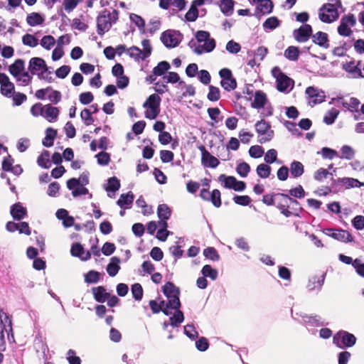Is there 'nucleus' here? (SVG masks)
<instances>
[{"instance_id": "obj_1", "label": "nucleus", "mask_w": 364, "mask_h": 364, "mask_svg": "<svg viewBox=\"0 0 364 364\" xmlns=\"http://www.w3.org/2000/svg\"><path fill=\"white\" fill-rule=\"evenodd\" d=\"M195 39H191L188 46L194 53L201 55L204 53L213 51L216 46L214 38H210V34L206 31H198L195 34Z\"/></svg>"}, {"instance_id": "obj_2", "label": "nucleus", "mask_w": 364, "mask_h": 364, "mask_svg": "<svg viewBox=\"0 0 364 364\" xmlns=\"http://www.w3.org/2000/svg\"><path fill=\"white\" fill-rule=\"evenodd\" d=\"M119 18V11L113 9L112 11L104 9L97 17V32L100 36H103L108 32L112 26L114 24Z\"/></svg>"}, {"instance_id": "obj_3", "label": "nucleus", "mask_w": 364, "mask_h": 364, "mask_svg": "<svg viewBox=\"0 0 364 364\" xmlns=\"http://www.w3.org/2000/svg\"><path fill=\"white\" fill-rule=\"evenodd\" d=\"M342 6L340 0H336V3H328L323 4L319 9V19L327 23H330L338 18L339 14L338 9Z\"/></svg>"}, {"instance_id": "obj_4", "label": "nucleus", "mask_w": 364, "mask_h": 364, "mask_svg": "<svg viewBox=\"0 0 364 364\" xmlns=\"http://www.w3.org/2000/svg\"><path fill=\"white\" fill-rule=\"evenodd\" d=\"M272 75L276 79L277 88L279 92L289 93L294 87V80L285 75L281 69L275 66L272 70Z\"/></svg>"}, {"instance_id": "obj_5", "label": "nucleus", "mask_w": 364, "mask_h": 364, "mask_svg": "<svg viewBox=\"0 0 364 364\" xmlns=\"http://www.w3.org/2000/svg\"><path fill=\"white\" fill-rule=\"evenodd\" d=\"M161 99L158 94L151 95L143 104V107L146 108L145 117L149 119H156L160 112V104Z\"/></svg>"}, {"instance_id": "obj_6", "label": "nucleus", "mask_w": 364, "mask_h": 364, "mask_svg": "<svg viewBox=\"0 0 364 364\" xmlns=\"http://www.w3.org/2000/svg\"><path fill=\"white\" fill-rule=\"evenodd\" d=\"M0 350H4L6 346L4 332L6 333L9 339L10 333L12 338L13 334L11 319L2 309H0Z\"/></svg>"}, {"instance_id": "obj_7", "label": "nucleus", "mask_w": 364, "mask_h": 364, "mask_svg": "<svg viewBox=\"0 0 364 364\" xmlns=\"http://www.w3.org/2000/svg\"><path fill=\"white\" fill-rule=\"evenodd\" d=\"M355 342V336L345 331H338L333 338V343L341 349L352 347Z\"/></svg>"}, {"instance_id": "obj_8", "label": "nucleus", "mask_w": 364, "mask_h": 364, "mask_svg": "<svg viewBox=\"0 0 364 364\" xmlns=\"http://www.w3.org/2000/svg\"><path fill=\"white\" fill-rule=\"evenodd\" d=\"M255 129L257 133L261 136L259 139L261 144L269 141L274 136V131L271 129L269 123L264 119L258 121L255 124Z\"/></svg>"}, {"instance_id": "obj_9", "label": "nucleus", "mask_w": 364, "mask_h": 364, "mask_svg": "<svg viewBox=\"0 0 364 364\" xmlns=\"http://www.w3.org/2000/svg\"><path fill=\"white\" fill-rule=\"evenodd\" d=\"M161 41L166 47L175 48L181 41V33L178 31H164L161 36Z\"/></svg>"}, {"instance_id": "obj_10", "label": "nucleus", "mask_w": 364, "mask_h": 364, "mask_svg": "<svg viewBox=\"0 0 364 364\" xmlns=\"http://www.w3.org/2000/svg\"><path fill=\"white\" fill-rule=\"evenodd\" d=\"M323 232L326 235L343 242H352L353 240L351 234L348 231L343 229L333 230L331 228H326L323 230Z\"/></svg>"}, {"instance_id": "obj_11", "label": "nucleus", "mask_w": 364, "mask_h": 364, "mask_svg": "<svg viewBox=\"0 0 364 364\" xmlns=\"http://www.w3.org/2000/svg\"><path fill=\"white\" fill-rule=\"evenodd\" d=\"M28 70L31 75H36L38 72L39 75H43L44 73L48 72V67L43 59L41 58L34 57L32 58L29 61Z\"/></svg>"}, {"instance_id": "obj_12", "label": "nucleus", "mask_w": 364, "mask_h": 364, "mask_svg": "<svg viewBox=\"0 0 364 364\" xmlns=\"http://www.w3.org/2000/svg\"><path fill=\"white\" fill-rule=\"evenodd\" d=\"M198 149L201 152V163L205 167L215 168L219 165L220 161L218 159L211 155L204 146H199Z\"/></svg>"}, {"instance_id": "obj_13", "label": "nucleus", "mask_w": 364, "mask_h": 364, "mask_svg": "<svg viewBox=\"0 0 364 364\" xmlns=\"http://www.w3.org/2000/svg\"><path fill=\"white\" fill-rule=\"evenodd\" d=\"M293 35L296 41L299 43L306 42L312 36V28L309 24H304L293 31Z\"/></svg>"}, {"instance_id": "obj_14", "label": "nucleus", "mask_w": 364, "mask_h": 364, "mask_svg": "<svg viewBox=\"0 0 364 364\" xmlns=\"http://www.w3.org/2000/svg\"><path fill=\"white\" fill-rule=\"evenodd\" d=\"M306 94L309 98V104L313 107L316 104L321 103L324 101L325 95L323 92L319 91L314 87H309L306 90Z\"/></svg>"}, {"instance_id": "obj_15", "label": "nucleus", "mask_w": 364, "mask_h": 364, "mask_svg": "<svg viewBox=\"0 0 364 364\" xmlns=\"http://www.w3.org/2000/svg\"><path fill=\"white\" fill-rule=\"evenodd\" d=\"M325 274L314 276L309 279L306 288L309 291L319 292L323 285Z\"/></svg>"}, {"instance_id": "obj_16", "label": "nucleus", "mask_w": 364, "mask_h": 364, "mask_svg": "<svg viewBox=\"0 0 364 364\" xmlns=\"http://www.w3.org/2000/svg\"><path fill=\"white\" fill-rule=\"evenodd\" d=\"M299 316L301 318V321L299 322L302 324L309 325L310 326H322L325 325L319 316L307 315L305 314H300Z\"/></svg>"}, {"instance_id": "obj_17", "label": "nucleus", "mask_w": 364, "mask_h": 364, "mask_svg": "<svg viewBox=\"0 0 364 364\" xmlns=\"http://www.w3.org/2000/svg\"><path fill=\"white\" fill-rule=\"evenodd\" d=\"M290 203L299 204V202L287 194L277 193L275 199V205L277 208L289 207Z\"/></svg>"}, {"instance_id": "obj_18", "label": "nucleus", "mask_w": 364, "mask_h": 364, "mask_svg": "<svg viewBox=\"0 0 364 364\" xmlns=\"http://www.w3.org/2000/svg\"><path fill=\"white\" fill-rule=\"evenodd\" d=\"M11 215L16 220H21L26 215V209L20 203H17L11 207Z\"/></svg>"}, {"instance_id": "obj_19", "label": "nucleus", "mask_w": 364, "mask_h": 364, "mask_svg": "<svg viewBox=\"0 0 364 364\" xmlns=\"http://www.w3.org/2000/svg\"><path fill=\"white\" fill-rule=\"evenodd\" d=\"M25 70V62L22 59H17L15 62L11 64L9 70L11 75H12L14 77H17L20 74L24 72Z\"/></svg>"}, {"instance_id": "obj_20", "label": "nucleus", "mask_w": 364, "mask_h": 364, "mask_svg": "<svg viewBox=\"0 0 364 364\" xmlns=\"http://www.w3.org/2000/svg\"><path fill=\"white\" fill-rule=\"evenodd\" d=\"M59 114V110L57 107H53L50 105H44L43 117L48 122H54L57 119Z\"/></svg>"}, {"instance_id": "obj_21", "label": "nucleus", "mask_w": 364, "mask_h": 364, "mask_svg": "<svg viewBox=\"0 0 364 364\" xmlns=\"http://www.w3.org/2000/svg\"><path fill=\"white\" fill-rule=\"evenodd\" d=\"M312 40L314 43L322 48H328L329 47L328 35L324 32L318 31L312 35Z\"/></svg>"}, {"instance_id": "obj_22", "label": "nucleus", "mask_w": 364, "mask_h": 364, "mask_svg": "<svg viewBox=\"0 0 364 364\" xmlns=\"http://www.w3.org/2000/svg\"><path fill=\"white\" fill-rule=\"evenodd\" d=\"M267 101V98L266 94L261 90H257L255 94L252 107L256 109L264 107Z\"/></svg>"}, {"instance_id": "obj_23", "label": "nucleus", "mask_w": 364, "mask_h": 364, "mask_svg": "<svg viewBox=\"0 0 364 364\" xmlns=\"http://www.w3.org/2000/svg\"><path fill=\"white\" fill-rule=\"evenodd\" d=\"M92 291L95 299L100 303H104L109 296L103 287H93Z\"/></svg>"}, {"instance_id": "obj_24", "label": "nucleus", "mask_w": 364, "mask_h": 364, "mask_svg": "<svg viewBox=\"0 0 364 364\" xmlns=\"http://www.w3.org/2000/svg\"><path fill=\"white\" fill-rule=\"evenodd\" d=\"M120 259L117 257H113L111 258L110 262L107 266V272L110 277H114L117 275L120 269Z\"/></svg>"}, {"instance_id": "obj_25", "label": "nucleus", "mask_w": 364, "mask_h": 364, "mask_svg": "<svg viewBox=\"0 0 364 364\" xmlns=\"http://www.w3.org/2000/svg\"><path fill=\"white\" fill-rule=\"evenodd\" d=\"M289 171L291 176L296 178L303 175L304 166L301 162L294 161L290 164Z\"/></svg>"}, {"instance_id": "obj_26", "label": "nucleus", "mask_w": 364, "mask_h": 364, "mask_svg": "<svg viewBox=\"0 0 364 364\" xmlns=\"http://www.w3.org/2000/svg\"><path fill=\"white\" fill-rule=\"evenodd\" d=\"M57 136V130L48 127L46 130V136L43 139V145L46 147H50L53 145V141Z\"/></svg>"}, {"instance_id": "obj_27", "label": "nucleus", "mask_w": 364, "mask_h": 364, "mask_svg": "<svg viewBox=\"0 0 364 364\" xmlns=\"http://www.w3.org/2000/svg\"><path fill=\"white\" fill-rule=\"evenodd\" d=\"M337 182L346 186V188L364 186V183L359 181L353 178H338Z\"/></svg>"}, {"instance_id": "obj_28", "label": "nucleus", "mask_w": 364, "mask_h": 364, "mask_svg": "<svg viewBox=\"0 0 364 364\" xmlns=\"http://www.w3.org/2000/svg\"><path fill=\"white\" fill-rule=\"evenodd\" d=\"M134 200V195L130 191L126 194H122L117 201V204L122 208H127L129 205L132 204Z\"/></svg>"}, {"instance_id": "obj_29", "label": "nucleus", "mask_w": 364, "mask_h": 364, "mask_svg": "<svg viewBox=\"0 0 364 364\" xmlns=\"http://www.w3.org/2000/svg\"><path fill=\"white\" fill-rule=\"evenodd\" d=\"M45 19L38 13L33 12L27 16L26 22L31 26H36L43 23Z\"/></svg>"}, {"instance_id": "obj_30", "label": "nucleus", "mask_w": 364, "mask_h": 364, "mask_svg": "<svg viewBox=\"0 0 364 364\" xmlns=\"http://www.w3.org/2000/svg\"><path fill=\"white\" fill-rule=\"evenodd\" d=\"M127 54L136 61H139V60H144L147 58H144V53L142 50L139 48L134 46L127 49Z\"/></svg>"}, {"instance_id": "obj_31", "label": "nucleus", "mask_w": 364, "mask_h": 364, "mask_svg": "<svg viewBox=\"0 0 364 364\" xmlns=\"http://www.w3.org/2000/svg\"><path fill=\"white\" fill-rule=\"evenodd\" d=\"M162 289L163 293L166 297L180 294L179 289L171 282H166Z\"/></svg>"}, {"instance_id": "obj_32", "label": "nucleus", "mask_w": 364, "mask_h": 364, "mask_svg": "<svg viewBox=\"0 0 364 364\" xmlns=\"http://www.w3.org/2000/svg\"><path fill=\"white\" fill-rule=\"evenodd\" d=\"M37 163L39 166L44 168H48L51 166V162L50 161V152L46 150L43 151L38 157Z\"/></svg>"}, {"instance_id": "obj_33", "label": "nucleus", "mask_w": 364, "mask_h": 364, "mask_svg": "<svg viewBox=\"0 0 364 364\" xmlns=\"http://www.w3.org/2000/svg\"><path fill=\"white\" fill-rule=\"evenodd\" d=\"M273 4L271 0H262L257 5V10L262 14H269L272 12Z\"/></svg>"}, {"instance_id": "obj_34", "label": "nucleus", "mask_w": 364, "mask_h": 364, "mask_svg": "<svg viewBox=\"0 0 364 364\" xmlns=\"http://www.w3.org/2000/svg\"><path fill=\"white\" fill-rule=\"evenodd\" d=\"M284 55L289 60L296 61L299 56V50L296 46H289L284 50Z\"/></svg>"}, {"instance_id": "obj_35", "label": "nucleus", "mask_w": 364, "mask_h": 364, "mask_svg": "<svg viewBox=\"0 0 364 364\" xmlns=\"http://www.w3.org/2000/svg\"><path fill=\"white\" fill-rule=\"evenodd\" d=\"M157 215L160 220H168L171 217V210L166 204H161L158 206Z\"/></svg>"}, {"instance_id": "obj_36", "label": "nucleus", "mask_w": 364, "mask_h": 364, "mask_svg": "<svg viewBox=\"0 0 364 364\" xmlns=\"http://www.w3.org/2000/svg\"><path fill=\"white\" fill-rule=\"evenodd\" d=\"M175 312L172 316L170 317V324L173 327H177L184 320L183 313L179 309H174Z\"/></svg>"}, {"instance_id": "obj_37", "label": "nucleus", "mask_w": 364, "mask_h": 364, "mask_svg": "<svg viewBox=\"0 0 364 364\" xmlns=\"http://www.w3.org/2000/svg\"><path fill=\"white\" fill-rule=\"evenodd\" d=\"M129 18L131 21L138 27L141 33L144 34L146 33L145 21L140 16L135 14H131Z\"/></svg>"}, {"instance_id": "obj_38", "label": "nucleus", "mask_w": 364, "mask_h": 364, "mask_svg": "<svg viewBox=\"0 0 364 364\" xmlns=\"http://www.w3.org/2000/svg\"><path fill=\"white\" fill-rule=\"evenodd\" d=\"M272 168L267 164H260L257 166V174L262 178H267L271 173Z\"/></svg>"}, {"instance_id": "obj_39", "label": "nucleus", "mask_w": 364, "mask_h": 364, "mask_svg": "<svg viewBox=\"0 0 364 364\" xmlns=\"http://www.w3.org/2000/svg\"><path fill=\"white\" fill-rule=\"evenodd\" d=\"M171 68L170 64L167 61H161L154 68L153 73L158 76H162L168 71Z\"/></svg>"}, {"instance_id": "obj_40", "label": "nucleus", "mask_w": 364, "mask_h": 364, "mask_svg": "<svg viewBox=\"0 0 364 364\" xmlns=\"http://www.w3.org/2000/svg\"><path fill=\"white\" fill-rule=\"evenodd\" d=\"M233 0H221L220 9L227 16H230L233 12Z\"/></svg>"}, {"instance_id": "obj_41", "label": "nucleus", "mask_w": 364, "mask_h": 364, "mask_svg": "<svg viewBox=\"0 0 364 364\" xmlns=\"http://www.w3.org/2000/svg\"><path fill=\"white\" fill-rule=\"evenodd\" d=\"M163 81L166 83H176L179 82L180 85L185 84L183 80H181L180 77L177 73L169 72L166 75L163 76Z\"/></svg>"}, {"instance_id": "obj_42", "label": "nucleus", "mask_w": 364, "mask_h": 364, "mask_svg": "<svg viewBox=\"0 0 364 364\" xmlns=\"http://www.w3.org/2000/svg\"><path fill=\"white\" fill-rule=\"evenodd\" d=\"M280 25V21L276 16H272L266 19L263 23L264 30H274Z\"/></svg>"}, {"instance_id": "obj_43", "label": "nucleus", "mask_w": 364, "mask_h": 364, "mask_svg": "<svg viewBox=\"0 0 364 364\" xmlns=\"http://www.w3.org/2000/svg\"><path fill=\"white\" fill-rule=\"evenodd\" d=\"M339 114V111L335 108L328 110L323 117V122L328 125L332 124Z\"/></svg>"}, {"instance_id": "obj_44", "label": "nucleus", "mask_w": 364, "mask_h": 364, "mask_svg": "<svg viewBox=\"0 0 364 364\" xmlns=\"http://www.w3.org/2000/svg\"><path fill=\"white\" fill-rule=\"evenodd\" d=\"M201 273L205 277H210L212 280H215L218 275L217 269H213L209 264H205L203 266L201 270Z\"/></svg>"}, {"instance_id": "obj_45", "label": "nucleus", "mask_w": 364, "mask_h": 364, "mask_svg": "<svg viewBox=\"0 0 364 364\" xmlns=\"http://www.w3.org/2000/svg\"><path fill=\"white\" fill-rule=\"evenodd\" d=\"M268 53V49L264 46H259L254 51H249L248 55L250 56L251 53L259 61H262Z\"/></svg>"}, {"instance_id": "obj_46", "label": "nucleus", "mask_w": 364, "mask_h": 364, "mask_svg": "<svg viewBox=\"0 0 364 364\" xmlns=\"http://www.w3.org/2000/svg\"><path fill=\"white\" fill-rule=\"evenodd\" d=\"M120 188V182L119 180L115 177H111L107 181V186L106 187L107 191L116 192Z\"/></svg>"}, {"instance_id": "obj_47", "label": "nucleus", "mask_w": 364, "mask_h": 364, "mask_svg": "<svg viewBox=\"0 0 364 364\" xmlns=\"http://www.w3.org/2000/svg\"><path fill=\"white\" fill-rule=\"evenodd\" d=\"M22 42L25 46L34 48L38 46V40L35 36L31 34H25L22 37Z\"/></svg>"}, {"instance_id": "obj_48", "label": "nucleus", "mask_w": 364, "mask_h": 364, "mask_svg": "<svg viewBox=\"0 0 364 364\" xmlns=\"http://www.w3.org/2000/svg\"><path fill=\"white\" fill-rule=\"evenodd\" d=\"M221 86L228 91L233 90L237 87L236 80L231 77L226 80H222L220 82Z\"/></svg>"}, {"instance_id": "obj_49", "label": "nucleus", "mask_w": 364, "mask_h": 364, "mask_svg": "<svg viewBox=\"0 0 364 364\" xmlns=\"http://www.w3.org/2000/svg\"><path fill=\"white\" fill-rule=\"evenodd\" d=\"M55 43V38L50 35L43 36L41 41V46L46 50H50Z\"/></svg>"}, {"instance_id": "obj_50", "label": "nucleus", "mask_w": 364, "mask_h": 364, "mask_svg": "<svg viewBox=\"0 0 364 364\" xmlns=\"http://www.w3.org/2000/svg\"><path fill=\"white\" fill-rule=\"evenodd\" d=\"M203 255L205 257L213 261H218L220 259V255L214 247H210L205 248L203 250Z\"/></svg>"}, {"instance_id": "obj_51", "label": "nucleus", "mask_w": 364, "mask_h": 364, "mask_svg": "<svg viewBox=\"0 0 364 364\" xmlns=\"http://www.w3.org/2000/svg\"><path fill=\"white\" fill-rule=\"evenodd\" d=\"M235 179L236 178L234 176H226L224 174H221L219 176V181L224 182V186L227 188L234 189Z\"/></svg>"}, {"instance_id": "obj_52", "label": "nucleus", "mask_w": 364, "mask_h": 364, "mask_svg": "<svg viewBox=\"0 0 364 364\" xmlns=\"http://www.w3.org/2000/svg\"><path fill=\"white\" fill-rule=\"evenodd\" d=\"M341 151V158L346 159L347 160H350L355 156V151L350 146H348V145L343 146Z\"/></svg>"}, {"instance_id": "obj_53", "label": "nucleus", "mask_w": 364, "mask_h": 364, "mask_svg": "<svg viewBox=\"0 0 364 364\" xmlns=\"http://www.w3.org/2000/svg\"><path fill=\"white\" fill-rule=\"evenodd\" d=\"M207 97L210 101H218L220 97L219 88L214 87L213 85H210L209 92Z\"/></svg>"}, {"instance_id": "obj_54", "label": "nucleus", "mask_w": 364, "mask_h": 364, "mask_svg": "<svg viewBox=\"0 0 364 364\" xmlns=\"http://www.w3.org/2000/svg\"><path fill=\"white\" fill-rule=\"evenodd\" d=\"M16 78L17 82H20V85L26 86L31 82L32 77L30 75L28 72L24 71L20 74Z\"/></svg>"}, {"instance_id": "obj_55", "label": "nucleus", "mask_w": 364, "mask_h": 364, "mask_svg": "<svg viewBox=\"0 0 364 364\" xmlns=\"http://www.w3.org/2000/svg\"><path fill=\"white\" fill-rule=\"evenodd\" d=\"M132 293L133 297L137 300L140 301L143 296V289L140 284L136 283L132 287Z\"/></svg>"}, {"instance_id": "obj_56", "label": "nucleus", "mask_w": 364, "mask_h": 364, "mask_svg": "<svg viewBox=\"0 0 364 364\" xmlns=\"http://www.w3.org/2000/svg\"><path fill=\"white\" fill-rule=\"evenodd\" d=\"M225 48L230 53L236 54L240 52L241 46L238 43L230 40L227 43Z\"/></svg>"}, {"instance_id": "obj_57", "label": "nucleus", "mask_w": 364, "mask_h": 364, "mask_svg": "<svg viewBox=\"0 0 364 364\" xmlns=\"http://www.w3.org/2000/svg\"><path fill=\"white\" fill-rule=\"evenodd\" d=\"M266 164H271L277 160V151L274 149H271L267 151L264 158Z\"/></svg>"}, {"instance_id": "obj_58", "label": "nucleus", "mask_w": 364, "mask_h": 364, "mask_svg": "<svg viewBox=\"0 0 364 364\" xmlns=\"http://www.w3.org/2000/svg\"><path fill=\"white\" fill-rule=\"evenodd\" d=\"M237 173L241 176V177H246L248 174V173L250 171V166L248 164L245 162H242L239 164L237 166L236 168Z\"/></svg>"}, {"instance_id": "obj_59", "label": "nucleus", "mask_w": 364, "mask_h": 364, "mask_svg": "<svg viewBox=\"0 0 364 364\" xmlns=\"http://www.w3.org/2000/svg\"><path fill=\"white\" fill-rule=\"evenodd\" d=\"M81 1H82V0H64L63 6L64 9L68 13H70L77 7V6Z\"/></svg>"}, {"instance_id": "obj_60", "label": "nucleus", "mask_w": 364, "mask_h": 364, "mask_svg": "<svg viewBox=\"0 0 364 364\" xmlns=\"http://www.w3.org/2000/svg\"><path fill=\"white\" fill-rule=\"evenodd\" d=\"M211 197L210 198V200L213 205L216 207L219 208L221 205V199H220V192L218 189H214L211 192Z\"/></svg>"}, {"instance_id": "obj_61", "label": "nucleus", "mask_w": 364, "mask_h": 364, "mask_svg": "<svg viewBox=\"0 0 364 364\" xmlns=\"http://www.w3.org/2000/svg\"><path fill=\"white\" fill-rule=\"evenodd\" d=\"M97 163L101 166H107L110 161V156L105 151H101L96 155Z\"/></svg>"}, {"instance_id": "obj_62", "label": "nucleus", "mask_w": 364, "mask_h": 364, "mask_svg": "<svg viewBox=\"0 0 364 364\" xmlns=\"http://www.w3.org/2000/svg\"><path fill=\"white\" fill-rule=\"evenodd\" d=\"M184 333L192 340H195L198 336L194 326L191 324H187L184 326Z\"/></svg>"}, {"instance_id": "obj_63", "label": "nucleus", "mask_w": 364, "mask_h": 364, "mask_svg": "<svg viewBox=\"0 0 364 364\" xmlns=\"http://www.w3.org/2000/svg\"><path fill=\"white\" fill-rule=\"evenodd\" d=\"M80 117L86 125H90L94 122L92 117V112L89 109H84L80 113Z\"/></svg>"}, {"instance_id": "obj_64", "label": "nucleus", "mask_w": 364, "mask_h": 364, "mask_svg": "<svg viewBox=\"0 0 364 364\" xmlns=\"http://www.w3.org/2000/svg\"><path fill=\"white\" fill-rule=\"evenodd\" d=\"M67 360L69 364H81L80 358L75 355V351L73 349H70L68 351Z\"/></svg>"}]
</instances>
